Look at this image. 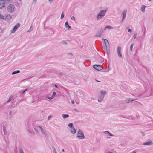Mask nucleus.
Wrapping results in <instances>:
<instances>
[{
  "mask_svg": "<svg viewBox=\"0 0 153 153\" xmlns=\"http://www.w3.org/2000/svg\"><path fill=\"white\" fill-rule=\"evenodd\" d=\"M106 12L107 10H101L97 16V20L99 21L100 19H102L103 17H104L105 15Z\"/></svg>",
  "mask_w": 153,
  "mask_h": 153,
  "instance_id": "nucleus-1",
  "label": "nucleus"
},
{
  "mask_svg": "<svg viewBox=\"0 0 153 153\" xmlns=\"http://www.w3.org/2000/svg\"><path fill=\"white\" fill-rule=\"evenodd\" d=\"M106 92L103 90H102L100 91V95L98 97V102H101L103 100L105 95L106 94Z\"/></svg>",
  "mask_w": 153,
  "mask_h": 153,
  "instance_id": "nucleus-2",
  "label": "nucleus"
},
{
  "mask_svg": "<svg viewBox=\"0 0 153 153\" xmlns=\"http://www.w3.org/2000/svg\"><path fill=\"white\" fill-rule=\"evenodd\" d=\"M77 137L79 139H83L85 138L84 134L81 130H78L77 133Z\"/></svg>",
  "mask_w": 153,
  "mask_h": 153,
  "instance_id": "nucleus-3",
  "label": "nucleus"
},
{
  "mask_svg": "<svg viewBox=\"0 0 153 153\" xmlns=\"http://www.w3.org/2000/svg\"><path fill=\"white\" fill-rule=\"evenodd\" d=\"M7 10L9 12L12 13L15 11V7L14 5L10 4L8 6Z\"/></svg>",
  "mask_w": 153,
  "mask_h": 153,
  "instance_id": "nucleus-4",
  "label": "nucleus"
},
{
  "mask_svg": "<svg viewBox=\"0 0 153 153\" xmlns=\"http://www.w3.org/2000/svg\"><path fill=\"white\" fill-rule=\"evenodd\" d=\"M127 11V10L125 9L123 10L122 12V18L121 21V23L123 22L124 21V20L126 18Z\"/></svg>",
  "mask_w": 153,
  "mask_h": 153,
  "instance_id": "nucleus-5",
  "label": "nucleus"
},
{
  "mask_svg": "<svg viewBox=\"0 0 153 153\" xmlns=\"http://www.w3.org/2000/svg\"><path fill=\"white\" fill-rule=\"evenodd\" d=\"M121 48L120 47H118L117 49V52L119 57L120 58H122V56L121 53Z\"/></svg>",
  "mask_w": 153,
  "mask_h": 153,
  "instance_id": "nucleus-6",
  "label": "nucleus"
},
{
  "mask_svg": "<svg viewBox=\"0 0 153 153\" xmlns=\"http://www.w3.org/2000/svg\"><path fill=\"white\" fill-rule=\"evenodd\" d=\"M93 67L94 69L100 71L102 69V67L100 65L97 64L94 65L93 66Z\"/></svg>",
  "mask_w": 153,
  "mask_h": 153,
  "instance_id": "nucleus-7",
  "label": "nucleus"
},
{
  "mask_svg": "<svg viewBox=\"0 0 153 153\" xmlns=\"http://www.w3.org/2000/svg\"><path fill=\"white\" fill-rule=\"evenodd\" d=\"M20 24L19 23L17 24L11 30V33H14L17 28L20 26Z\"/></svg>",
  "mask_w": 153,
  "mask_h": 153,
  "instance_id": "nucleus-8",
  "label": "nucleus"
},
{
  "mask_svg": "<svg viewBox=\"0 0 153 153\" xmlns=\"http://www.w3.org/2000/svg\"><path fill=\"white\" fill-rule=\"evenodd\" d=\"M103 31V30L102 28L100 29V30L98 31L96 36V37H100Z\"/></svg>",
  "mask_w": 153,
  "mask_h": 153,
  "instance_id": "nucleus-9",
  "label": "nucleus"
},
{
  "mask_svg": "<svg viewBox=\"0 0 153 153\" xmlns=\"http://www.w3.org/2000/svg\"><path fill=\"white\" fill-rule=\"evenodd\" d=\"M153 143L152 141L149 140L147 142L144 143L143 144L144 145H152L153 144Z\"/></svg>",
  "mask_w": 153,
  "mask_h": 153,
  "instance_id": "nucleus-10",
  "label": "nucleus"
},
{
  "mask_svg": "<svg viewBox=\"0 0 153 153\" xmlns=\"http://www.w3.org/2000/svg\"><path fill=\"white\" fill-rule=\"evenodd\" d=\"M5 6V2L3 0H0V9H2Z\"/></svg>",
  "mask_w": 153,
  "mask_h": 153,
  "instance_id": "nucleus-11",
  "label": "nucleus"
},
{
  "mask_svg": "<svg viewBox=\"0 0 153 153\" xmlns=\"http://www.w3.org/2000/svg\"><path fill=\"white\" fill-rule=\"evenodd\" d=\"M102 40L104 41V43L105 45L106 48L107 49V45L108 44L109 45V43L108 41L107 40L103 38L102 39Z\"/></svg>",
  "mask_w": 153,
  "mask_h": 153,
  "instance_id": "nucleus-12",
  "label": "nucleus"
},
{
  "mask_svg": "<svg viewBox=\"0 0 153 153\" xmlns=\"http://www.w3.org/2000/svg\"><path fill=\"white\" fill-rule=\"evenodd\" d=\"M56 94V93L55 92H53L52 94L50 97H45L48 99H49L51 100L53 99L54 97Z\"/></svg>",
  "mask_w": 153,
  "mask_h": 153,
  "instance_id": "nucleus-13",
  "label": "nucleus"
},
{
  "mask_svg": "<svg viewBox=\"0 0 153 153\" xmlns=\"http://www.w3.org/2000/svg\"><path fill=\"white\" fill-rule=\"evenodd\" d=\"M136 99H134L132 98H128V99H127L125 100V102L126 103H129L131 102H132L133 101H134V100H135Z\"/></svg>",
  "mask_w": 153,
  "mask_h": 153,
  "instance_id": "nucleus-14",
  "label": "nucleus"
},
{
  "mask_svg": "<svg viewBox=\"0 0 153 153\" xmlns=\"http://www.w3.org/2000/svg\"><path fill=\"white\" fill-rule=\"evenodd\" d=\"M40 129L42 132V133L44 135H46L47 134V133L40 126H39L38 127Z\"/></svg>",
  "mask_w": 153,
  "mask_h": 153,
  "instance_id": "nucleus-15",
  "label": "nucleus"
},
{
  "mask_svg": "<svg viewBox=\"0 0 153 153\" xmlns=\"http://www.w3.org/2000/svg\"><path fill=\"white\" fill-rule=\"evenodd\" d=\"M76 132V130L75 128L73 127L72 128H71V130L70 131V132L72 134H75Z\"/></svg>",
  "mask_w": 153,
  "mask_h": 153,
  "instance_id": "nucleus-16",
  "label": "nucleus"
},
{
  "mask_svg": "<svg viewBox=\"0 0 153 153\" xmlns=\"http://www.w3.org/2000/svg\"><path fill=\"white\" fill-rule=\"evenodd\" d=\"M65 26L67 28H68V29H69L71 28V27L69 26L68 25V23L67 22H66L65 24Z\"/></svg>",
  "mask_w": 153,
  "mask_h": 153,
  "instance_id": "nucleus-17",
  "label": "nucleus"
},
{
  "mask_svg": "<svg viewBox=\"0 0 153 153\" xmlns=\"http://www.w3.org/2000/svg\"><path fill=\"white\" fill-rule=\"evenodd\" d=\"M146 7V6H145V5H142V6L141 8V10L143 12H145Z\"/></svg>",
  "mask_w": 153,
  "mask_h": 153,
  "instance_id": "nucleus-18",
  "label": "nucleus"
},
{
  "mask_svg": "<svg viewBox=\"0 0 153 153\" xmlns=\"http://www.w3.org/2000/svg\"><path fill=\"white\" fill-rule=\"evenodd\" d=\"M107 28H108V29H113V27L107 25L104 28V30H106Z\"/></svg>",
  "mask_w": 153,
  "mask_h": 153,
  "instance_id": "nucleus-19",
  "label": "nucleus"
},
{
  "mask_svg": "<svg viewBox=\"0 0 153 153\" xmlns=\"http://www.w3.org/2000/svg\"><path fill=\"white\" fill-rule=\"evenodd\" d=\"M104 133L105 134L109 135L110 136H114V135L111 134L108 131H105L104 132Z\"/></svg>",
  "mask_w": 153,
  "mask_h": 153,
  "instance_id": "nucleus-20",
  "label": "nucleus"
},
{
  "mask_svg": "<svg viewBox=\"0 0 153 153\" xmlns=\"http://www.w3.org/2000/svg\"><path fill=\"white\" fill-rule=\"evenodd\" d=\"M20 72V71L19 70H17L15 71L12 73V75H14L16 74L19 73Z\"/></svg>",
  "mask_w": 153,
  "mask_h": 153,
  "instance_id": "nucleus-21",
  "label": "nucleus"
},
{
  "mask_svg": "<svg viewBox=\"0 0 153 153\" xmlns=\"http://www.w3.org/2000/svg\"><path fill=\"white\" fill-rule=\"evenodd\" d=\"M62 116L63 118H66L69 117L68 114H63L62 115Z\"/></svg>",
  "mask_w": 153,
  "mask_h": 153,
  "instance_id": "nucleus-22",
  "label": "nucleus"
},
{
  "mask_svg": "<svg viewBox=\"0 0 153 153\" xmlns=\"http://www.w3.org/2000/svg\"><path fill=\"white\" fill-rule=\"evenodd\" d=\"M68 126L70 127V128H72V127H73V124L72 123H69L68 125Z\"/></svg>",
  "mask_w": 153,
  "mask_h": 153,
  "instance_id": "nucleus-23",
  "label": "nucleus"
},
{
  "mask_svg": "<svg viewBox=\"0 0 153 153\" xmlns=\"http://www.w3.org/2000/svg\"><path fill=\"white\" fill-rule=\"evenodd\" d=\"M134 44L132 43L131 45V46L130 47V51H132V49H133V46H134Z\"/></svg>",
  "mask_w": 153,
  "mask_h": 153,
  "instance_id": "nucleus-24",
  "label": "nucleus"
},
{
  "mask_svg": "<svg viewBox=\"0 0 153 153\" xmlns=\"http://www.w3.org/2000/svg\"><path fill=\"white\" fill-rule=\"evenodd\" d=\"M12 98H12V96H11V97H10L9 98L8 101L7 102H10L11 101V100H12Z\"/></svg>",
  "mask_w": 153,
  "mask_h": 153,
  "instance_id": "nucleus-25",
  "label": "nucleus"
},
{
  "mask_svg": "<svg viewBox=\"0 0 153 153\" xmlns=\"http://www.w3.org/2000/svg\"><path fill=\"white\" fill-rule=\"evenodd\" d=\"M64 17V13L63 12H62L61 15V19H63Z\"/></svg>",
  "mask_w": 153,
  "mask_h": 153,
  "instance_id": "nucleus-26",
  "label": "nucleus"
},
{
  "mask_svg": "<svg viewBox=\"0 0 153 153\" xmlns=\"http://www.w3.org/2000/svg\"><path fill=\"white\" fill-rule=\"evenodd\" d=\"M137 35V33H135L133 35V39H135V38H136V35Z\"/></svg>",
  "mask_w": 153,
  "mask_h": 153,
  "instance_id": "nucleus-27",
  "label": "nucleus"
},
{
  "mask_svg": "<svg viewBox=\"0 0 153 153\" xmlns=\"http://www.w3.org/2000/svg\"><path fill=\"white\" fill-rule=\"evenodd\" d=\"M28 91V89H25V90H24L22 92V94H24L26 91Z\"/></svg>",
  "mask_w": 153,
  "mask_h": 153,
  "instance_id": "nucleus-28",
  "label": "nucleus"
},
{
  "mask_svg": "<svg viewBox=\"0 0 153 153\" xmlns=\"http://www.w3.org/2000/svg\"><path fill=\"white\" fill-rule=\"evenodd\" d=\"M19 152H20V153H24V152H23V149H20Z\"/></svg>",
  "mask_w": 153,
  "mask_h": 153,
  "instance_id": "nucleus-29",
  "label": "nucleus"
},
{
  "mask_svg": "<svg viewBox=\"0 0 153 153\" xmlns=\"http://www.w3.org/2000/svg\"><path fill=\"white\" fill-rule=\"evenodd\" d=\"M32 29H33L32 27V26H31L30 27V29H29V30L28 31H31L32 30Z\"/></svg>",
  "mask_w": 153,
  "mask_h": 153,
  "instance_id": "nucleus-30",
  "label": "nucleus"
},
{
  "mask_svg": "<svg viewBox=\"0 0 153 153\" xmlns=\"http://www.w3.org/2000/svg\"><path fill=\"white\" fill-rule=\"evenodd\" d=\"M132 31V30L131 29H128V32L129 33H131Z\"/></svg>",
  "mask_w": 153,
  "mask_h": 153,
  "instance_id": "nucleus-31",
  "label": "nucleus"
},
{
  "mask_svg": "<svg viewBox=\"0 0 153 153\" xmlns=\"http://www.w3.org/2000/svg\"><path fill=\"white\" fill-rule=\"evenodd\" d=\"M53 152L54 153H57L56 150L55 148H54Z\"/></svg>",
  "mask_w": 153,
  "mask_h": 153,
  "instance_id": "nucleus-32",
  "label": "nucleus"
},
{
  "mask_svg": "<svg viewBox=\"0 0 153 153\" xmlns=\"http://www.w3.org/2000/svg\"><path fill=\"white\" fill-rule=\"evenodd\" d=\"M71 19L73 20H75V17L74 16H72L71 17Z\"/></svg>",
  "mask_w": 153,
  "mask_h": 153,
  "instance_id": "nucleus-33",
  "label": "nucleus"
},
{
  "mask_svg": "<svg viewBox=\"0 0 153 153\" xmlns=\"http://www.w3.org/2000/svg\"><path fill=\"white\" fill-rule=\"evenodd\" d=\"M3 131L5 130V128L4 125H3Z\"/></svg>",
  "mask_w": 153,
  "mask_h": 153,
  "instance_id": "nucleus-34",
  "label": "nucleus"
},
{
  "mask_svg": "<svg viewBox=\"0 0 153 153\" xmlns=\"http://www.w3.org/2000/svg\"><path fill=\"white\" fill-rule=\"evenodd\" d=\"M53 0H48L50 3H52L53 1Z\"/></svg>",
  "mask_w": 153,
  "mask_h": 153,
  "instance_id": "nucleus-35",
  "label": "nucleus"
},
{
  "mask_svg": "<svg viewBox=\"0 0 153 153\" xmlns=\"http://www.w3.org/2000/svg\"><path fill=\"white\" fill-rule=\"evenodd\" d=\"M1 16V17H0V18L1 19H4V18H6V17H5L4 16Z\"/></svg>",
  "mask_w": 153,
  "mask_h": 153,
  "instance_id": "nucleus-36",
  "label": "nucleus"
},
{
  "mask_svg": "<svg viewBox=\"0 0 153 153\" xmlns=\"http://www.w3.org/2000/svg\"><path fill=\"white\" fill-rule=\"evenodd\" d=\"M51 116H49L48 117V120H49L50 118L51 117Z\"/></svg>",
  "mask_w": 153,
  "mask_h": 153,
  "instance_id": "nucleus-37",
  "label": "nucleus"
},
{
  "mask_svg": "<svg viewBox=\"0 0 153 153\" xmlns=\"http://www.w3.org/2000/svg\"><path fill=\"white\" fill-rule=\"evenodd\" d=\"M9 114L10 115H11L12 114V112L11 111H10Z\"/></svg>",
  "mask_w": 153,
  "mask_h": 153,
  "instance_id": "nucleus-38",
  "label": "nucleus"
},
{
  "mask_svg": "<svg viewBox=\"0 0 153 153\" xmlns=\"http://www.w3.org/2000/svg\"><path fill=\"white\" fill-rule=\"evenodd\" d=\"M71 102L72 104H74V102L73 100H71Z\"/></svg>",
  "mask_w": 153,
  "mask_h": 153,
  "instance_id": "nucleus-39",
  "label": "nucleus"
},
{
  "mask_svg": "<svg viewBox=\"0 0 153 153\" xmlns=\"http://www.w3.org/2000/svg\"><path fill=\"white\" fill-rule=\"evenodd\" d=\"M3 0L4 2V1L7 2V1H9L10 0Z\"/></svg>",
  "mask_w": 153,
  "mask_h": 153,
  "instance_id": "nucleus-40",
  "label": "nucleus"
},
{
  "mask_svg": "<svg viewBox=\"0 0 153 153\" xmlns=\"http://www.w3.org/2000/svg\"><path fill=\"white\" fill-rule=\"evenodd\" d=\"M54 86H55V88H58V87L56 84H55Z\"/></svg>",
  "mask_w": 153,
  "mask_h": 153,
  "instance_id": "nucleus-41",
  "label": "nucleus"
},
{
  "mask_svg": "<svg viewBox=\"0 0 153 153\" xmlns=\"http://www.w3.org/2000/svg\"><path fill=\"white\" fill-rule=\"evenodd\" d=\"M3 132H4V135H6L5 130H4V131H3Z\"/></svg>",
  "mask_w": 153,
  "mask_h": 153,
  "instance_id": "nucleus-42",
  "label": "nucleus"
},
{
  "mask_svg": "<svg viewBox=\"0 0 153 153\" xmlns=\"http://www.w3.org/2000/svg\"><path fill=\"white\" fill-rule=\"evenodd\" d=\"M34 129L37 133H38V131L37 129H36L35 128Z\"/></svg>",
  "mask_w": 153,
  "mask_h": 153,
  "instance_id": "nucleus-43",
  "label": "nucleus"
},
{
  "mask_svg": "<svg viewBox=\"0 0 153 153\" xmlns=\"http://www.w3.org/2000/svg\"><path fill=\"white\" fill-rule=\"evenodd\" d=\"M27 131H28V132H29L30 133H31V132L29 129Z\"/></svg>",
  "mask_w": 153,
  "mask_h": 153,
  "instance_id": "nucleus-44",
  "label": "nucleus"
},
{
  "mask_svg": "<svg viewBox=\"0 0 153 153\" xmlns=\"http://www.w3.org/2000/svg\"><path fill=\"white\" fill-rule=\"evenodd\" d=\"M136 152L135 151H133L131 152L130 153H136Z\"/></svg>",
  "mask_w": 153,
  "mask_h": 153,
  "instance_id": "nucleus-45",
  "label": "nucleus"
},
{
  "mask_svg": "<svg viewBox=\"0 0 153 153\" xmlns=\"http://www.w3.org/2000/svg\"><path fill=\"white\" fill-rule=\"evenodd\" d=\"M33 2H34V3L36 2V0H33Z\"/></svg>",
  "mask_w": 153,
  "mask_h": 153,
  "instance_id": "nucleus-46",
  "label": "nucleus"
},
{
  "mask_svg": "<svg viewBox=\"0 0 153 153\" xmlns=\"http://www.w3.org/2000/svg\"><path fill=\"white\" fill-rule=\"evenodd\" d=\"M107 153H112L111 152H108Z\"/></svg>",
  "mask_w": 153,
  "mask_h": 153,
  "instance_id": "nucleus-47",
  "label": "nucleus"
},
{
  "mask_svg": "<svg viewBox=\"0 0 153 153\" xmlns=\"http://www.w3.org/2000/svg\"><path fill=\"white\" fill-rule=\"evenodd\" d=\"M96 80L97 82H100V81H98V80Z\"/></svg>",
  "mask_w": 153,
  "mask_h": 153,
  "instance_id": "nucleus-48",
  "label": "nucleus"
},
{
  "mask_svg": "<svg viewBox=\"0 0 153 153\" xmlns=\"http://www.w3.org/2000/svg\"><path fill=\"white\" fill-rule=\"evenodd\" d=\"M2 31L0 27V32H1Z\"/></svg>",
  "mask_w": 153,
  "mask_h": 153,
  "instance_id": "nucleus-49",
  "label": "nucleus"
},
{
  "mask_svg": "<svg viewBox=\"0 0 153 153\" xmlns=\"http://www.w3.org/2000/svg\"><path fill=\"white\" fill-rule=\"evenodd\" d=\"M62 151L63 152H64V149H63L62 150Z\"/></svg>",
  "mask_w": 153,
  "mask_h": 153,
  "instance_id": "nucleus-50",
  "label": "nucleus"
},
{
  "mask_svg": "<svg viewBox=\"0 0 153 153\" xmlns=\"http://www.w3.org/2000/svg\"><path fill=\"white\" fill-rule=\"evenodd\" d=\"M148 1H151L152 0H148Z\"/></svg>",
  "mask_w": 153,
  "mask_h": 153,
  "instance_id": "nucleus-51",
  "label": "nucleus"
},
{
  "mask_svg": "<svg viewBox=\"0 0 153 153\" xmlns=\"http://www.w3.org/2000/svg\"><path fill=\"white\" fill-rule=\"evenodd\" d=\"M75 111H76V109H75Z\"/></svg>",
  "mask_w": 153,
  "mask_h": 153,
  "instance_id": "nucleus-52",
  "label": "nucleus"
},
{
  "mask_svg": "<svg viewBox=\"0 0 153 153\" xmlns=\"http://www.w3.org/2000/svg\"><path fill=\"white\" fill-rule=\"evenodd\" d=\"M75 111H76V109H75Z\"/></svg>",
  "mask_w": 153,
  "mask_h": 153,
  "instance_id": "nucleus-53",
  "label": "nucleus"
}]
</instances>
